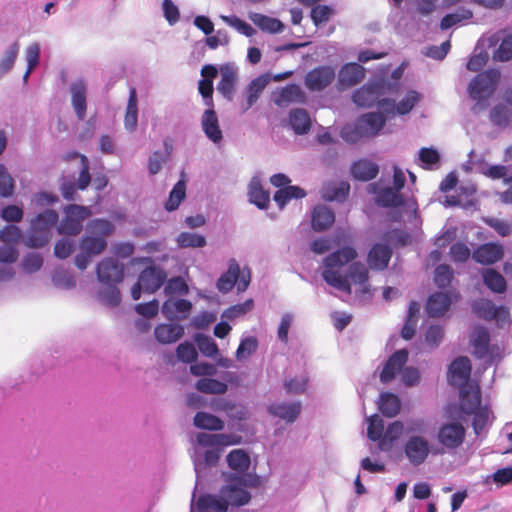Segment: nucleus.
I'll return each mask as SVG.
<instances>
[{
	"mask_svg": "<svg viewBox=\"0 0 512 512\" xmlns=\"http://www.w3.org/2000/svg\"><path fill=\"white\" fill-rule=\"evenodd\" d=\"M357 257L356 249L351 245H344L328 254L324 260L323 280L331 287L350 294V287L345 278H342L340 269L351 264Z\"/></svg>",
	"mask_w": 512,
	"mask_h": 512,
	"instance_id": "nucleus-1",
	"label": "nucleus"
},
{
	"mask_svg": "<svg viewBox=\"0 0 512 512\" xmlns=\"http://www.w3.org/2000/svg\"><path fill=\"white\" fill-rule=\"evenodd\" d=\"M389 87H391L390 83L375 73L364 85L352 92L351 101L359 108L375 107L383 96L391 95L387 90Z\"/></svg>",
	"mask_w": 512,
	"mask_h": 512,
	"instance_id": "nucleus-2",
	"label": "nucleus"
},
{
	"mask_svg": "<svg viewBox=\"0 0 512 512\" xmlns=\"http://www.w3.org/2000/svg\"><path fill=\"white\" fill-rule=\"evenodd\" d=\"M251 282V270L249 267L241 269L236 259L228 261L227 270L220 275L216 281V288L219 292L227 294L237 288L239 293L248 289Z\"/></svg>",
	"mask_w": 512,
	"mask_h": 512,
	"instance_id": "nucleus-3",
	"label": "nucleus"
},
{
	"mask_svg": "<svg viewBox=\"0 0 512 512\" xmlns=\"http://www.w3.org/2000/svg\"><path fill=\"white\" fill-rule=\"evenodd\" d=\"M500 77V71L496 68L479 72L468 85L469 97L478 103L487 100L497 89Z\"/></svg>",
	"mask_w": 512,
	"mask_h": 512,
	"instance_id": "nucleus-4",
	"label": "nucleus"
},
{
	"mask_svg": "<svg viewBox=\"0 0 512 512\" xmlns=\"http://www.w3.org/2000/svg\"><path fill=\"white\" fill-rule=\"evenodd\" d=\"M403 452L406 459L414 467L422 465L430 453H440L439 450L433 451L429 440L422 435L409 436L403 445Z\"/></svg>",
	"mask_w": 512,
	"mask_h": 512,
	"instance_id": "nucleus-5",
	"label": "nucleus"
},
{
	"mask_svg": "<svg viewBox=\"0 0 512 512\" xmlns=\"http://www.w3.org/2000/svg\"><path fill=\"white\" fill-rule=\"evenodd\" d=\"M460 298V293L455 289L436 291L426 301V312L432 318L442 317Z\"/></svg>",
	"mask_w": 512,
	"mask_h": 512,
	"instance_id": "nucleus-6",
	"label": "nucleus"
},
{
	"mask_svg": "<svg viewBox=\"0 0 512 512\" xmlns=\"http://www.w3.org/2000/svg\"><path fill=\"white\" fill-rule=\"evenodd\" d=\"M386 126V119L375 111L364 113L353 123L352 133L357 138L378 136Z\"/></svg>",
	"mask_w": 512,
	"mask_h": 512,
	"instance_id": "nucleus-7",
	"label": "nucleus"
},
{
	"mask_svg": "<svg viewBox=\"0 0 512 512\" xmlns=\"http://www.w3.org/2000/svg\"><path fill=\"white\" fill-rule=\"evenodd\" d=\"M473 313L485 321H496L497 326L501 327L502 323L509 320V309L504 305L497 306L490 299L475 300L471 305Z\"/></svg>",
	"mask_w": 512,
	"mask_h": 512,
	"instance_id": "nucleus-8",
	"label": "nucleus"
},
{
	"mask_svg": "<svg viewBox=\"0 0 512 512\" xmlns=\"http://www.w3.org/2000/svg\"><path fill=\"white\" fill-rule=\"evenodd\" d=\"M368 192L375 196V204L381 208H403L407 205V199L402 193H397L390 186H382L378 182L370 183Z\"/></svg>",
	"mask_w": 512,
	"mask_h": 512,
	"instance_id": "nucleus-9",
	"label": "nucleus"
},
{
	"mask_svg": "<svg viewBox=\"0 0 512 512\" xmlns=\"http://www.w3.org/2000/svg\"><path fill=\"white\" fill-rule=\"evenodd\" d=\"M224 448L206 449L205 451L196 450L192 456L194 471L196 474V483L194 490L202 485L203 478L209 468L215 467L221 457Z\"/></svg>",
	"mask_w": 512,
	"mask_h": 512,
	"instance_id": "nucleus-10",
	"label": "nucleus"
},
{
	"mask_svg": "<svg viewBox=\"0 0 512 512\" xmlns=\"http://www.w3.org/2000/svg\"><path fill=\"white\" fill-rule=\"evenodd\" d=\"M466 436V428L459 419L443 423L438 430L437 440L448 449H456L462 445Z\"/></svg>",
	"mask_w": 512,
	"mask_h": 512,
	"instance_id": "nucleus-11",
	"label": "nucleus"
},
{
	"mask_svg": "<svg viewBox=\"0 0 512 512\" xmlns=\"http://www.w3.org/2000/svg\"><path fill=\"white\" fill-rule=\"evenodd\" d=\"M225 485H223L222 492L224 493L226 500L232 507L240 508L251 501V493L239 485V478L236 476H229L227 473H223Z\"/></svg>",
	"mask_w": 512,
	"mask_h": 512,
	"instance_id": "nucleus-12",
	"label": "nucleus"
},
{
	"mask_svg": "<svg viewBox=\"0 0 512 512\" xmlns=\"http://www.w3.org/2000/svg\"><path fill=\"white\" fill-rule=\"evenodd\" d=\"M365 68L357 62H347L338 71L336 88L343 92L361 83L365 78Z\"/></svg>",
	"mask_w": 512,
	"mask_h": 512,
	"instance_id": "nucleus-13",
	"label": "nucleus"
},
{
	"mask_svg": "<svg viewBox=\"0 0 512 512\" xmlns=\"http://www.w3.org/2000/svg\"><path fill=\"white\" fill-rule=\"evenodd\" d=\"M335 69L329 65H321L310 70L304 79L305 86L312 92L326 89L335 79Z\"/></svg>",
	"mask_w": 512,
	"mask_h": 512,
	"instance_id": "nucleus-14",
	"label": "nucleus"
},
{
	"mask_svg": "<svg viewBox=\"0 0 512 512\" xmlns=\"http://www.w3.org/2000/svg\"><path fill=\"white\" fill-rule=\"evenodd\" d=\"M221 79L217 84V91L228 102H232L235 96L238 81V68L234 63H224L219 66Z\"/></svg>",
	"mask_w": 512,
	"mask_h": 512,
	"instance_id": "nucleus-15",
	"label": "nucleus"
},
{
	"mask_svg": "<svg viewBox=\"0 0 512 512\" xmlns=\"http://www.w3.org/2000/svg\"><path fill=\"white\" fill-rule=\"evenodd\" d=\"M96 276L100 283H121L124 279V265L116 258L106 257L96 265Z\"/></svg>",
	"mask_w": 512,
	"mask_h": 512,
	"instance_id": "nucleus-16",
	"label": "nucleus"
},
{
	"mask_svg": "<svg viewBox=\"0 0 512 512\" xmlns=\"http://www.w3.org/2000/svg\"><path fill=\"white\" fill-rule=\"evenodd\" d=\"M270 73H263L252 79L243 90L244 101L240 104L241 113H246L260 98L262 92L271 81Z\"/></svg>",
	"mask_w": 512,
	"mask_h": 512,
	"instance_id": "nucleus-17",
	"label": "nucleus"
},
{
	"mask_svg": "<svg viewBox=\"0 0 512 512\" xmlns=\"http://www.w3.org/2000/svg\"><path fill=\"white\" fill-rule=\"evenodd\" d=\"M408 356V350L405 348L394 351L388 357L380 372V381L383 384L392 382L400 372L402 373L408 361Z\"/></svg>",
	"mask_w": 512,
	"mask_h": 512,
	"instance_id": "nucleus-18",
	"label": "nucleus"
},
{
	"mask_svg": "<svg viewBox=\"0 0 512 512\" xmlns=\"http://www.w3.org/2000/svg\"><path fill=\"white\" fill-rule=\"evenodd\" d=\"M193 308L190 300L185 298L168 297L162 304L161 312L170 321L186 320Z\"/></svg>",
	"mask_w": 512,
	"mask_h": 512,
	"instance_id": "nucleus-19",
	"label": "nucleus"
},
{
	"mask_svg": "<svg viewBox=\"0 0 512 512\" xmlns=\"http://www.w3.org/2000/svg\"><path fill=\"white\" fill-rule=\"evenodd\" d=\"M393 256V247L384 240L374 243L368 251L367 263L371 270L383 271L387 269Z\"/></svg>",
	"mask_w": 512,
	"mask_h": 512,
	"instance_id": "nucleus-20",
	"label": "nucleus"
},
{
	"mask_svg": "<svg viewBox=\"0 0 512 512\" xmlns=\"http://www.w3.org/2000/svg\"><path fill=\"white\" fill-rule=\"evenodd\" d=\"M223 379L224 381L212 378V376L203 377L196 381L195 388L206 394H225L228 390V383H236L237 376L235 373L227 371L223 373Z\"/></svg>",
	"mask_w": 512,
	"mask_h": 512,
	"instance_id": "nucleus-21",
	"label": "nucleus"
},
{
	"mask_svg": "<svg viewBox=\"0 0 512 512\" xmlns=\"http://www.w3.org/2000/svg\"><path fill=\"white\" fill-rule=\"evenodd\" d=\"M504 247L499 242H487L479 245L472 253V259L481 265L489 266L501 261L504 257Z\"/></svg>",
	"mask_w": 512,
	"mask_h": 512,
	"instance_id": "nucleus-22",
	"label": "nucleus"
},
{
	"mask_svg": "<svg viewBox=\"0 0 512 512\" xmlns=\"http://www.w3.org/2000/svg\"><path fill=\"white\" fill-rule=\"evenodd\" d=\"M166 278L167 274L163 268L151 264L139 273L137 280L146 289V293L153 294L164 285Z\"/></svg>",
	"mask_w": 512,
	"mask_h": 512,
	"instance_id": "nucleus-23",
	"label": "nucleus"
},
{
	"mask_svg": "<svg viewBox=\"0 0 512 512\" xmlns=\"http://www.w3.org/2000/svg\"><path fill=\"white\" fill-rule=\"evenodd\" d=\"M472 364L467 356H458L448 365L447 381L451 386L458 387L470 378Z\"/></svg>",
	"mask_w": 512,
	"mask_h": 512,
	"instance_id": "nucleus-24",
	"label": "nucleus"
},
{
	"mask_svg": "<svg viewBox=\"0 0 512 512\" xmlns=\"http://www.w3.org/2000/svg\"><path fill=\"white\" fill-rule=\"evenodd\" d=\"M71 105L79 121L86 118L87 113V86L83 79H77L69 86Z\"/></svg>",
	"mask_w": 512,
	"mask_h": 512,
	"instance_id": "nucleus-25",
	"label": "nucleus"
},
{
	"mask_svg": "<svg viewBox=\"0 0 512 512\" xmlns=\"http://www.w3.org/2000/svg\"><path fill=\"white\" fill-rule=\"evenodd\" d=\"M201 127L205 136L215 145L223 141V132L220 128L218 115L214 109L207 108L201 117Z\"/></svg>",
	"mask_w": 512,
	"mask_h": 512,
	"instance_id": "nucleus-26",
	"label": "nucleus"
},
{
	"mask_svg": "<svg viewBox=\"0 0 512 512\" xmlns=\"http://www.w3.org/2000/svg\"><path fill=\"white\" fill-rule=\"evenodd\" d=\"M379 165L367 158H360L352 162L350 175L355 181L368 182L379 174Z\"/></svg>",
	"mask_w": 512,
	"mask_h": 512,
	"instance_id": "nucleus-27",
	"label": "nucleus"
},
{
	"mask_svg": "<svg viewBox=\"0 0 512 512\" xmlns=\"http://www.w3.org/2000/svg\"><path fill=\"white\" fill-rule=\"evenodd\" d=\"M302 405L300 401L293 402H275L267 407V412L273 417L285 420L286 423H293L301 413Z\"/></svg>",
	"mask_w": 512,
	"mask_h": 512,
	"instance_id": "nucleus-28",
	"label": "nucleus"
},
{
	"mask_svg": "<svg viewBox=\"0 0 512 512\" xmlns=\"http://www.w3.org/2000/svg\"><path fill=\"white\" fill-rule=\"evenodd\" d=\"M335 222L334 211L324 204L316 205L311 212V228L315 232L327 231Z\"/></svg>",
	"mask_w": 512,
	"mask_h": 512,
	"instance_id": "nucleus-29",
	"label": "nucleus"
},
{
	"mask_svg": "<svg viewBox=\"0 0 512 512\" xmlns=\"http://www.w3.org/2000/svg\"><path fill=\"white\" fill-rule=\"evenodd\" d=\"M230 507L222 488L219 494L204 493L196 501V508L199 512L212 510L214 512H227Z\"/></svg>",
	"mask_w": 512,
	"mask_h": 512,
	"instance_id": "nucleus-30",
	"label": "nucleus"
},
{
	"mask_svg": "<svg viewBox=\"0 0 512 512\" xmlns=\"http://www.w3.org/2000/svg\"><path fill=\"white\" fill-rule=\"evenodd\" d=\"M288 125L298 136L308 134L312 127L309 112L304 108H292L288 113Z\"/></svg>",
	"mask_w": 512,
	"mask_h": 512,
	"instance_id": "nucleus-31",
	"label": "nucleus"
},
{
	"mask_svg": "<svg viewBox=\"0 0 512 512\" xmlns=\"http://www.w3.org/2000/svg\"><path fill=\"white\" fill-rule=\"evenodd\" d=\"M184 336V326L180 323L158 324L154 328V337L161 344H171Z\"/></svg>",
	"mask_w": 512,
	"mask_h": 512,
	"instance_id": "nucleus-32",
	"label": "nucleus"
},
{
	"mask_svg": "<svg viewBox=\"0 0 512 512\" xmlns=\"http://www.w3.org/2000/svg\"><path fill=\"white\" fill-rule=\"evenodd\" d=\"M350 195V184L347 181L331 182L322 187L321 197L326 202L343 204Z\"/></svg>",
	"mask_w": 512,
	"mask_h": 512,
	"instance_id": "nucleus-33",
	"label": "nucleus"
},
{
	"mask_svg": "<svg viewBox=\"0 0 512 512\" xmlns=\"http://www.w3.org/2000/svg\"><path fill=\"white\" fill-rule=\"evenodd\" d=\"M305 100L304 91L296 83H290L282 87L273 98L274 103L279 107L289 103H304Z\"/></svg>",
	"mask_w": 512,
	"mask_h": 512,
	"instance_id": "nucleus-34",
	"label": "nucleus"
},
{
	"mask_svg": "<svg viewBox=\"0 0 512 512\" xmlns=\"http://www.w3.org/2000/svg\"><path fill=\"white\" fill-rule=\"evenodd\" d=\"M248 201L260 210H267L270 205V193L265 190L257 177H253L248 184Z\"/></svg>",
	"mask_w": 512,
	"mask_h": 512,
	"instance_id": "nucleus-35",
	"label": "nucleus"
},
{
	"mask_svg": "<svg viewBox=\"0 0 512 512\" xmlns=\"http://www.w3.org/2000/svg\"><path fill=\"white\" fill-rule=\"evenodd\" d=\"M58 220V212L52 209H47L44 212L34 215V249L41 248L45 244V241H43L39 236L38 229L40 227H54L57 225Z\"/></svg>",
	"mask_w": 512,
	"mask_h": 512,
	"instance_id": "nucleus-36",
	"label": "nucleus"
},
{
	"mask_svg": "<svg viewBox=\"0 0 512 512\" xmlns=\"http://www.w3.org/2000/svg\"><path fill=\"white\" fill-rule=\"evenodd\" d=\"M248 18L263 32L270 34H280L285 29V25L280 19L270 17L262 13L249 12Z\"/></svg>",
	"mask_w": 512,
	"mask_h": 512,
	"instance_id": "nucleus-37",
	"label": "nucleus"
},
{
	"mask_svg": "<svg viewBox=\"0 0 512 512\" xmlns=\"http://www.w3.org/2000/svg\"><path fill=\"white\" fill-rule=\"evenodd\" d=\"M379 412L386 418L396 417L402 406L400 397L393 392H381L377 402Z\"/></svg>",
	"mask_w": 512,
	"mask_h": 512,
	"instance_id": "nucleus-38",
	"label": "nucleus"
},
{
	"mask_svg": "<svg viewBox=\"0 0 512 512\" xmlns=\"http://www.w3.org/2000/svg\"><path fill=\"white\" fill-rule=\"evenodd\" d=\"M25 253L21 261V268L25 275L32 276V212L28 207L26 212V228L24 231Z\"/></svg>",
	"mask_w": 512,
	"mask_h": 512,
	"instance_id": "nucleus-39",
	"label": "nucleus"
},
{
	"mask_svg": "<svg viewBox=\"0 0 512 512\" xmlns=\"http://www.w3.org/2000/svg\"><path fill=\"white\" fill-rule=\"evenodd\" d=\"M187 194V182L182 173L181 178L173 185L169 191L168 198L163 204L165 211L168 213L176 211L181 203L185 200Z\"/></svg>",
	"mask_w": 512,
	"mask_h": 512,
	"instance_id": "nucleus-40",
	"label": "nucleus"
},
{
	"mask_svg": "<svg viewBox=\"0 0 512 512\" xmlns=\"http://www.w3.org/2000/svg\"><path fill=\"white\" fill-rule=\"evenodd\" d=\"M193 425L200 430L218 432L225 427V422L219 416L206 411H198L193 418Z\"/></svg>",
	"mask_w": 512,
	"mask_h": 512,
	"instance_id": "nucleus-41",
	"label": "nucleus"
},
{
	"mask_svg": "<svg viewBox=\"0 0 512 512\" xmlns=\"http://www.w3.org/2000/svg\"><path fill=\"white\" fill-rule=\"evenodd\" d=\"M484 285L493 293L503 294L507 290L504 276L494 268H483L481 272Z\"/></svg>",
	"mask_w": 512,
	"mask_h": 512,
	"instance_id": "nucleus-42",
	"label": "nucleus"
},
{
	"mask_svg": "<svg viewBox=\"0 0 512 512\" xmlns=\"http://www.w3.org/2000/svg\"><path fill=\"white\" fill-rule=\"evenodd\" d=\"M101 284L103 287L97 291V300L109 308H115L119 306L121 303V292L117 287L119 283L109 282Z\"/></svg>",
	"mask_w": 512,
	"mask_h": 512,
	"instance_id": "nucleus-43",
	"label": "nucleus"
},
{
	"mask_svg": "<svg viewBox=\"0 0 512 512\" xmlns=\"http://www.w3.org/2000/svg\"><path fill=\"white\" fill-rule=\"evenodd\" d=\"M381 238L390 245V247H393V250L405 248L412 244L411 234L402 228L389 229L382 234Z\"/></svg>",
	"mask_w": 512,
	"mask_h": 512,
	"instance_id": "nucleus-44",
	"label": "nucleus"
},
{
	"mask_svg": "<svg viewBox=\"0 0 512 512\" xmlns=\"http://www.w3.org/2000/svg\"><path fill=\"white\" fill-rule=\"evenodd\" d=\"M228 467L233 470L232 473H242L249 470L251 459L248 452L243 449H233L226 456Z\"/></svg>",
	"mask_w": 512,
	"mask_h": 512,
	"instance_id": "nucleus-45",
	"label": "nucleus"
},
{
	"mask_svg": "<svg viewBox=\"0 0 512 512\" xmlns=\"http://www.w3.org/2000/svg\"><path fill=\"white\" fill-rule=\"evenodd\" d=\"M475 164L477 165L478 172L488 178L494 180L504 179L506 183L512 182L511 177H506L507 167L502 164H489L483 157H480L478 160H476Z\"/></svg>",
	"mask_w": 512,
	"mask_h": 512,
	"instance_id": "nucleus-46",
	"label": "nucleus"
},
{
	"mask_svg": "<svg viewBox=\"0 0 512 512\" xmlns=\"http://www.w3.org/2000/svg\"><path fill=\"white\" fill-rule=\"evenodd\" d=\"M490 343L489 330L483 325H477L471 333V344L478 357L487 354Z\"/></svg>",
	"mask_w": 512,
	"mask_h": 512,
	"instance_id": "nucleus-47",
	"label": "nucleus"
},
{
	"mask_svg": "<svg viewBox=\"0 0 512 512\" xmlns=\"http://www.w3.org/2000/svg\"><path fill=\"white\" fill-rule=\"evenodd\" d=\"M389 65H381L376 72L377 76H382L383 79L390 83L391 87H389L387 90L390 92L391 95H397L399 94L401 90V78L404 73V66L399 65L396 67L390 74V78L388 77L389 73Z\"/></svg>",
	"mask_w": 512,
	"mask_h": 512,
	"instance_id": "nucleus-48",
	"label": "nucleus"
},
{
	"mask_svg": "<svg viewBox=\"0 0 512 512\" xmlns=\"http://www.w3.org/2000/svg\"><path fill=\"white\" fill-rule=\"evenodd\" d=\"M342 278H345L349 284L350 292L352 291V283L354 284H365L368 282L369 274L365 265L359 261L349 264L345 273L342 274Z\"/></svg>",
	"mask_w": 512,
	"mask_h": 512,
	"instance_id": "nucleus-49",
	"label": "nucleus"
},
{
	"mask_svg": "<svg viewBox=\"0 0 512 512\" xmlns=\"http://www.w3.org/2000/svg\"><path fill=\"white\" fill-rule=\"evenodd\" d=\"M107 240L103 237L88 233L83 235L79 240V248L96 256L103 253L107 248Z\"/></svg>",
	"mask_w": 512,
	"mask_h": 512,
	"instance_id": "nucleus-50",
	"label": "nucleus"
},
{
	"mask_svg": "<svg viewBox=\"0 0 512 512\" xmlns=\"http://www.w3.org/2000/svg\"><path fill=\"white\" fill-rule=\"evenodd\" d=\"M193 341L200 353L209 358L219 356V348L216 341L209 335L197 332L193 335Z\"/></svg>",
	"mask_w": 512,
	"mask_h": 512,
	"instance_id": "nucleus-51",
	"label": "nucleus"
},
{
	"mask_svg": "<svg viewBox=\"0 0 512 512\" xmlns=\"http://www.w3.org/2000/svg\"><path fill=\"white\" fill-rule=\"evenodd\" d=\"M481 407V395L479 388L474 391L471 398L464 397L461 392L458 406V419L464 420L465 416L472 415Z\"/></svg>",
	"mask_w": 512,
	"mask_h": 512,
	"instance_id": "nucleus-52",
	"label": "nucleus"
},
{
	"mask_svg": "<svg viewBox=\"0 0 512 512\" xmlns=\"http://www.w3.org/2000/svg\"><path fill=\"white\" fill-rule=\"evenodd\" d=\"M405 432L404 424L400 420H395L384 427L383 437L380 444V450L387 451L393 443L397 441Z\"/></svg>",
	"mask_w": 512,
	"mask_h": 512,
	"instance_id": "nucleus-53",
	"label": "nucleus"
},
{
	"mask_svg": "<svg viewBox=\"0 0 512 512\" xmlns=\"http://www.w3.org/2000/svg\"><path fill=\"white\" fill-rule=\"evenodd\" d=\"M163 292L165 296L176 297V296H187L190 292L189 285L182 276H172L169 279L166 278L164 283Z\"/></svg>",
	"mask_w": 512,
	"mask_h": 512,
	"instance_id": "nucleus-54",
	"label": "nucleus"
},
{
	"mask_svg": "<svg viewBox=\"0 0 512 512\" xmlns=\"http://www.w3.org/2000/svg\"><path fill=\"white\" fill-rule=\"evenodd\" d=\"M229 437H226L225 434H210L205 432H200L196 435V443L200 447H205L207 449L213 448H225L227 446H232L233 442H225Z\"/></svg>",
	"mask_w": 512,
	"mask_h": 512,
	"instance_id": "nucleus-55",
	"label": "nucleus"
},
{
	"mask_svg": "<svg viewBox=\"0 0 512 512\" xmlns=\"http://www.w3.org/2000/svg\"><path fill=\"white\" fill-rule=\"evenodd\" d=\"M420 166L426 170L438 169L441 162V155L434 147H423L418 151Z\"/></svg>",
	"mask_w": 512,
	"mask_h": 512,
	"instance_id": "nucleus-56",
	"label": "nucleus"
},
{
	"mask_svg": "<svg viewBox=\"0 0 512 512\" xmlns=\"http://www.w3.org/2000/svg\"><path fill=\"white\" fill-rule=\"evenodd\" d=\"M51 281L56 288L63 290H70L76 286L75 277L63 267H57L52 271Z\"/></svg>",
	"mask_w": 512,
	"mask_h": 512,
	"instance_id": "nucleus-57",
	"label": "nucleus"
},
{
	"mask_svg": "<svg viewBox=\"0 0 512 512\" xmlns=\"http://www.w3.org/2000/svg\"><path fill=\"white\" fill-rule=\"evenodd\" d=\"M86 231L98 237L106 238L114 233L115 226L106 218H94L88 222Z\"/></svg>",
	"mask_w": 512,
	"mask_h": 512,
	"instance_id": "nucleus-58",
	"label": "nucleus"
},
{
	"mask_svg": "<svg viewBox=\"0 0 512 512\" xmlns=\"http://www.w3.org/2000/svg\"><path fill=\"white\" fill-rule=\"evenodd\" d=\"M179 248H203L207 244L206 237L193 232H181L176 238Z\"/></svg>",
	"mask_w": 512,
	"mask_h": 512,
	"instance_id": "nucleus-59",
	"label": "nucleus"
},
{
	"mask_svg": "<svg viewBox=\"0 0 512 512\" xmlns=\"http://www.w3.org/2000/svg\"><path fill=\"white\" fill-rule=\"evenodd\" d=\"M483 483L489 485L490 483L496 484L497 487H503L512 484V463L506 467L497 469L490 475H487Z\"/></svg>",
	"mask_w": 512,
	"mask_h": 512,
	"instance_id": "nucleus-60",
	"label": "nucleus"
},
{
	"mask_svg": "<svg viewBox=\"0 0 512 512\" xmlns=\"http://www.w3.org/2000/svg\"><path fill=\"white\" fill-rule=\"evenodd\" d=\"M489 120L499 128H506L511 121V111L503 104H496L489 112Z\"/></svg>",
	"mask_w": 512,
	"mask_h": 512,
	"instance_id": "nucleus-61",
	"label": "nucleus"
},
{
	"mask_svg": "<svg viewBox=\"0 0 512 512\" xmlns=\"http://www.w3.org/2000/svg\"><path fill=\"white\" fill-rule=\"evenodd\" d=\"M333 15V7L326 4H316L310 11V18L317 28L327 23Z\"/></svg>",
	"mask_w": 512,
	"mask_h": 512,
	"instance_id": "nucleus-62",
	"label": "nucleus"
},
{
	"mask_svg": "<svg viewBox=\"0 0 512 512\" xmlns=\"http://www.w3.org/2000/svg\"><path fill=\"white\" fill-rule=\"evenodd\" d=\"M259 346L258 339L255 336L249 335L242 337L239 346L235 352V357L238 361L246 359L254 354Z\"/></svg>",
	"mask_w": 512,
	"mask_h": 512,
	"instance_id": "nucleus-63",
	"label": "nucleus"
},
{
	"mask_svg": "<svg viewBox=\"0 0 512 512\" xmlns=\"http://www.w3.org/2000/svg\"><path fill=\"white\" fill-rule=\"evenodd\" d=\"M493 60L496 62H508L512 60V33L504 36L493 52Z\"/></svg>",
	"mask_w": 512,
	"mask_h": 512,
	"instance_id": "nucleus-64",
	"label": "nucleus"
}]
</instances>
